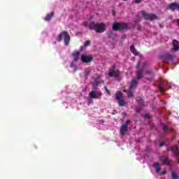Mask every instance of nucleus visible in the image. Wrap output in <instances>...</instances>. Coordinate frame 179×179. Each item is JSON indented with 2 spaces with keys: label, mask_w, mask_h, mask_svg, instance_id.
Masks as SVG:
<instances>
[{
  "label": "nucleus",
  "mask_w": 179,
  "mask_h": 179,
  "mask_svg": "<svg viewBox=\"0 0 179 179\" xmlns=\"http://www.w3.org/2000/svg\"><path fill=\"white\" fill-rule=\"evenodd\" d=\"M90 30H94L96 33H104L106 31V24L104 23H94V22H90L88 24Z\"/></svg>",
  "instance_id": "f257e3e1"
},
{
  "label": "nucleus",
  "mask_w": 179,
  "mask_h": 179,
  "mask_svg": "<svg viewBox=\"0 0 179 179\" xmlns=\"http://www.w3.org/2000/svg\"><path fill=\"white\" fill-rule=\"evenodd\" d=\"M62 37H64V45L68 46L69 45V42L71 41V36H69V33L66 31H63L61 32L57 37V41L59 43H61L62 41Z\"/></svg>",
  "instance_id": "f03ea898"
},
{
  "label": "nucleus",
  "mask_w": 179,
  "mask_h": 179,
  "mask_svg": "<svg viewBox=\"0 0 179 179\" xmlns=\"http://www.w3.org/2000/svg\"><path fill=\"white\" fill-rule=\"evenodd\" d=\"M113 30L115 31H122V30H127L128 29V24L125 22H117V21H115L113 22Z\"/></svg>",
  "instance_id": "7ed1b4c3"
},
{
  "label": "nucleus",
  "mask_w": 179,
  "mask_h": 179,
  "mask_svg": "<svg viewBox=\"0 0 179 179\" xmlns=\"http://www.w3.org/2000/svg\"><path fill=\"white\" fill-rule=\"evenodd\" d=\"M142 16L145 20L150 21V22H153V20H156L158 19L157 15L153 13H148L145 11H141Z\"/></svg>",
  "instance_id": "20e7f679"
},
{
  "label": "nucleus",
  "mask_w": 179,
  "mask_h": 179,
  "mask_svg": "<svg viewBox=\"0 0 179 179\" xmlns=\"http://www.w3.org/2000/svg\"><path fill=\"white\" fill-rule=\"evenodd\" d=\"M116 100L118 101V104L120 107H124L125 106V101H124V96L122 92L117 91L115 94Z\"/></svg>",
  "instance_id": "39448f33"
},
{
  "label": "nucleus",
  "mask_w": 179,
  "mask_h": 179,
  "mask_svg": "<svg viewBox=\"0 0 179 179\" xmlns=\"http://www.w3.org/2000/svg\"><path fill=\"white\" fill-rule=\"evenodd\" d=\"M108 75L109 78H120V71H115V65L111 66Z\"/></svg>",
  "instance_id": "423d86ee"
},
{
  "label": "nucleus",
  "mask_w": 179,
  "mask_h": 179,
  "mask_svg": "<svg viewBox=\"0 0 179 179\" xmlns=\"http://www.w3.org/2000/svg\"><path fill=\"white\" fill-rule=\"evenodd\" d=\"M168 152H173V157L176 159L177 163H179V149L178 147L176 146L174 147H169L167 148Z\"/></svg>",
  "instance_id": "0eeeda50"
},
{
  "label": "nucleus",
  "mask_w": 179,
  "mask_h": 179,
  "mask_svg": "<svg viewBox=\"0 0 179 179\" xmlns=\"http://www.w3.org/2000/svg\"><path fill=\"white\" fill-rule=\"evenodd\" d=\"M174 55L167 52V53H164L160 55V59L163 62H166V61H174Z\"/></svg>",
  "instance_id": "6e6552de"
},
{
  "label": "nucleus",
  "mask_w": 179,
  "mask_h": 179,
  "mask_svg": "<svg viewBox=\"0 0 179 179\" xmlns=\"http://www.w3.org/2000/svg\"><path fill=\"white\" fill-rule=\"evenodd\" d=\"M131 124V120H127L124 124L121 126L120 134L121 136H125V132H128V125Z\"/></svg>",
  "instance_id": "1a4fd4ad"
},
{
  "label": "nucleus",
  "mask_w": 179,
  "mask_h": 179,
  "mask_svg": "<svg viewBox=\"0 0 179 179\" xmlns=\"http://www.w3.org/2000/svg\"><path fill=\"white\" fill-rule=\"evenodd\" d=\"M92 61H93L92 55H89V56L85 55H81V62H83V64H90Z\"/></svg>",
  "instance_id": "9d476101"
},
{
  "label": "nucleus",
  "mask_w": 179,
  "mask_h": 179,
  "mask_svg": "<svg viewBox=\"0 0 179 179\" xmlns=\"http://www.w3.org/2000/svg\"><path fill=\"white\" fill-rule=\"evenodd\" d=\"M101 96H103V93L99 92V94L96 93V91L92 90L89 93V97L90 99H101Z\"/></svg>",
  "instance_id": "9b49d317"
},
{
  "label": "nucleus",
  "mask_w": 179,
  "mask_h": 179,
  "mask_svg": "<svg viewBox=\"0 0 179 179\" xmlns=\"http://www.w3.org/2000/svg\"><path fill=\"white\" fill-rule=\"evenodd\" d=\"M176 9L179 11V3H171L166 8V10H171V12H174Z\"/></svg>",
  "instance_id": "f8f14e48"
},
{
  "label": "nucleus",
  "mask_w": 179,
  "mask_h": 179,
  "mask_svg": "<svg viewBox=\"0 0 179 179\" xmlns=\"http://www.w3.org/2000/svg\"><path fill=\"white\" fill-rule=\"evenodd\" d=\"M159 160L162 164H165L166 166H171V161L168 157L162 156L159 157Z\"/></svg>",
  "instance_id": "ddd939ff"
},
{
  "label": "nucleus",
  "mask_w": 179,
  "mask_h": 179,
  "mask_svg": "<svg viewBox=\"0 0 179 179\" xmlns=\"http://www.w3.org/2000/svg\"><path fill=\"white\" fill-rule=\"evenodd\" d=\"M143 69H145V64L143 66L142 69L138 70L136 71V80H141L142 79V75L143 73Z\"/></svg>",
  "instance_id": "4468645a"
},
{
  "label": "nucleus",
  "mask_w": 179,
  "mask_h": 179,
  "mask_svg": "<svg viewBox=\"0 0 179 179\" xmlns=\"http://www.w3.org/2000/svg\"><path fill=\"white\" fill-rule=\"evenodd\" d=\"M158 89L160 93H162V94L163 93L166 92L167 91V90L166 89V83H160L159 85L158 86Z\"/></svg>",
  "instance_id": "2eb2a0df"
},
{
  "label": "nucleus",
  "mask_w": 179,
  "mask_h": 179,
  "mask_svg": "<svg viewBox=\"0 0 179 179\" xmlns=\"http://www.w3.org/2000/svg\"><path fill=\"white\" fill-rule=\"evenodd\" d=\"M73 57H74L73 62H78L79 61V55H80V52L76 51L72 53Z\"/></svg>",
  "instance_id": "dca6fc26"
},
{
  "label": "nucleus",
  "mask_w": 179,
  "mask_h": 179,
  "mask_svg": "<svg viewBox=\"0 0 179 179\" xmlns=\"http://www.w3.org/2000/svg\"><path fill=\"white\" fill-rule=\"evenodd\" d=\"M54 12H52L50 13H48L45 16V17L44 18V20L45 22H50L51 20V19H52V17H54Z\"/></svg>",
  "instance_id": "f3484780"
},
{
  "label": "nucleus",
  "mask_w": 179,
  "mask_h": 179,
  "mask_svg": "<svg viewBox=\"0 0 179 179\" xmlns=\"http://www.w3.org/2000/svg\"><path fill=\"white\" fill-rule=\"evenodd\" d=\"M162 165H160V164H159V162H156L152 165V167H154V169H155V171L156 173H160V170Z\"/></svg>",
  "instance_id": "a211bd4d"
},
{
  "label": "nucleus",
  "mask_w": 179,
  "mask_h": 179,
  "mask_svg": "<svg viewBox=\"0 0 179 179\" xmlns=\"http://www.w3.org/2000/svg\"><path fill=\"white\" fill-rule=\"evenodd\" d=\"M136 86H138V80H136V79L132 80L129 87L130 90H132V89H135Z\"/></svg>",
  "instance_id": "6ab92c4d"
},
{
  "label": "nucleus",
  "mask_w": 179,
  "mask_h": 179,
  "mask_svg": "<svg viewBox=\"0 0 179 179\" xmlns=\"http://www.w3.org/2000/svg\"><path fill=\"white\" fill-rule=\"evenodd\" d=\"M173 50L174 51H178L179 50V42L177 40H174L173 41Z\"/></svg>",
  "instance_id": "aec40b11"
},
{
  "label": "nucleus",
  "mask_w": 179,
  "mask_h": 179,
  "mask_svg": "<svg viewBox=\"0 0 179 179\" xmlns=\"http://www.w3.org/2000/svg\"><path fill=\"white\" fill-rule=\"evenodd\" d=\"M130 50L134 55H138V51H136V49L135 48V46L134 45H131L130 47Z\"/></svg>",
  "instance_id": "412c9836"
},
{
  "label": "nucleus",
  "mask_w": 179,
  "mask_h": 179,
  "mask_svg": "<svg viewBox=\"0 0 179 179\" xmlns=\"http://www.w3.org/2000/svg\"><path fill=\"white\" fill-rule=\"evenodd\" d=\"M127 94H128L127 96H128L129 98L134 97V93L132 92V90H131L129 88V90L127 91Z\"/></svg>",
  "instance_id": "4be33fe9"
},
{
  "label": "nucleus",
  "mask_w": 179,
  "mask_h": 179,
  "mask_svg": "<svg viewBox=\"0 0 179 179\" xmlns=\"http://www.w3.org/2000/svg\"><path fill=\"white\" fill-rule=\"evenodd\" d=\"M136 100L141 106H145V103H143V99L142 98H138Z\"/></svg>",
  "instance_id": "5701e85b"
},
{
  "label": "nucleus",
  "mask_w": 179,
  "mask_h": 179,
  "mask_svg": "<svg viewBox=\"0 0 179 179\" xmlns=\"http://www.w3.org/2000/svg\"><path fill=\"white\" fill-rule=\"evenodd\" d=\"M179 176L176 173V172L173 171L172 172V179H178Z\"/></svg>",
  "instance_id": "b1692460"
},
{
  "label": "nucleus",
  "mask_w": 179,
  "mask_h": 179,
  "mask_svg": "<svg viewBox=\"0 0 179 179\" xmlns=\"http://www.w3.org/2000/svg\"><path fill=\"white\" fill-rule=\"evenodd\" d=\"M162 129L164 134H166L169 131V127L166 124H163Z\"/></svg>",
  "instance_id": "393cba45"
},
{
  "label": "nucleus",
  "mask_w": 179,
  "mask_h": 179,
  "mask_svg": "<svg viewBox=\"0 0 179 179\" xmlns=\"http://www.w3.org/2000/svg\"><path fill=\"white\" fill-rule=\"evenodd\" d=\"M70 66L71 68H73V72H76V71H78V66L71 64Z\"/></svg>",
  "instance_id": "a878e982"
},
{
  "label": "nucleus",
  "mask_w": 179,
  "mask_h": 179,
  "mask_svg": "<svg viewBox=\"0 0 179 179\" xmlns=\"http://www.w3.org/2000/svg\"><path fill=\"white\" fill-rule=\"evenodd\" d=\"M84 45L85 47H89V45H90V41H86L85 43H84Z\"/></svg>",
  "instance_id": "bb28decb"
},
{
  "label": "nucleus",
  "mask_w": 179,
  "mask_h": 179,
  "mask_svg": "<svg viewBox=\"0 0 179 179\" xmlns=\"http://www.w3.org/2000/svg\"><path fill=\"white\" fill-rule=\"evenodd\" d=\"M166 174H167V171H164L162 172L159 171V176H166Z\"/></svg>",
  "instance_id": "cd10ccee"
},
{
  "label": "nucleus",
  "mask_w": 179,
  "mask_h": 179,
  "mask_svg": "<svg viewBox=\"0 0 179 179\" xmlns=\"http://www.w3.org/2000/svg\"><path fill=\"white\" fill-rule=\"evenodd\" d=\"M86 48V46L85 45H83V46H81L80 47V50L82 52V51H85V49Z\"/></svg>",
  "instance_id": "c85d7f7f"
},
{
  "label": "nucleus",
  "mask_w": 179,
  "mask_h": 179,
  "mask_svg": "<svg viewBox=\"0 0 179 179\" xmlns=\"http://www.w3.org/2000/svg\"><path fill=\"white\" fill-rule=\"evenodd\" d=\"M152 71L150 70L145 72V75H152Z\"/></svg>",
  "instance_id": "c756f323"
},
{
  "label": "nucleus",
  "mask_w": 179,
  "mask_h": 179,
  "mask_svg": "<svg viewBox=\"0 0 179 179\" xmlns=\"http://www.w3.org/2000/svg\"><path fill=\"white\" fill-rule=\"evenodd\" d=\"M104 89L106 92H107L108 94H111V92H110V91H108V89H107V87H104Z\"/></svg>",
  "instance_id": "7c9ffc66"
},
{
  "label": "nucleus",
  "mask_w": 179,
  "mask_h": 179,
  "mask_svg": "<svg viewBox=\"0 0 179 179\" xmlns=\"http://www.w3.org/2000/svg\"><path fill=\"white\" fill-rule=\"evenodd\" d=\"M93 86H96V87H97V86H99V83H97V81H94Z\"/></svg>",
  "instance_id": "2f4dec72"
},
{
  "label": "nucleus",
  "mask_w": 179,
  "mask_h": 179,
  "mask_svg": "<svg viewBox=\"0 0 179 179\" xmlns=\"http://www.w3.org/2000/svg\"><path fill=\"white\" fill-rule=\"evenodd\" d=\"M144 118H145V120H149V118H150V116L149 115H145Z\"/></svg>",
  "instance_id": "473e14b6"
},
{
  "label": "nucleus",
  "mask_w": 179,
  "mask_h": 179,
  "mask_svg": "<svg viewBox=\"0 0 179 179\" xmlns=\"http://www.w3.org/2000/svg\"><path fill=\"white\" fill-rule=\"evenodd\" d=\"M139 66H141V62H138L136 65V69H139Z\"/></svg>",
  "instance_id": "72a5a7b5"
},
{
  "label": "nucleus",
  "mask_w": 179,
  "mask_h": 179,
  "mask_svg": "<svg viewBox=\"0 0 179 179\" xmlns=\"http://www.w3.org/2000/svg\"><path fill=\"white\" fill-rule=\"evenodd\" d=\"M162 146H164V143L163 142L159 143V147L162 148Z\"/></svg>",
  "instance_id": "f704fd0d"
},
{
  "label": "nucleus",
  "mask_w": 179,
  "mask_h": 179,
  "mask_svg": "<svg viewBox=\"0 0 179 179\" xmlns=\"http://www.w3.org/2000/svg\"><path fill=\"white\" fill-rule=\"evenodd\" d=\"M141 0H135V3H141Z\"/></svg>",
  "instance_id": "c9c22d12"
},
{
  "label": "nucleus",
  "mask_w": 179,
  "mask_h": 179,
  "mask_svg": "<svg viewBox=\"0 0 179 179\" xmlns=\"http://www.w3.org/2000/svg\"><path fill=\"white\" fill-rule=\"evenodd\" d=\"M108 37H111L113 36V31H110L108 34Z\"/></svg>",
  "instance_id": "e433bc0d"
},
{
  "label": "nucleus",
  "mask_w": 179,
  "mask_h": 179,
  "mask_svg": "<svg viewBox=\"0 0 179 179\" xmlns=\"http://www.w3.org/2000/svg\"><path fill=\"white\" fill-rule=\"evenodd\" d=\"M136 113H141V108L136 109Z\"/></svg>",
  "instance_id": "4c0bfd02"
},
{
  "label": "nucleus",
  "mask_w": 179,
  "mask_h": 179,
  "mask_svg": "<svg viewBox=\"0 0 179 179\" xmlns=\"http://www.w3.org/2000/svg\"><path fill=\"white\" fill-rule=\"evenodd\" d=\"M122 38H123V40H124V38H127V36L122 35Z\"/></svg>",
  "instance_id": "58836bf2"
},
{
  "label": "nucleus",
  "mask_w": 179,
  "mask_h": 179,
  "mask_svg": "<svg viewBox=\"0 0 179 179\" xmlns=\"http://www.w3.org/2000/svg\"><path fill=\"white\" fill-rule=\"evenodd\" d=\"M90 72L89 71H85V76H88Z\"/></svg>",
  "instance_id": "ea45409f"
},
{
  "label": "nucleus",
  "mask_w": 179,
  "mask_h": 179,
  "mask_svg": "<svg viewBox=\"0 0 179 179\" xmlns=\"http://www.w3.org/2000/svg\"><path fill=\"white\" fill-rule=\"evenodd\" d=\"M122 115H125V113H122Z\"/></svg>",
  "instance_id": "a19ab883"
},
{
  "label": "nucleus",
  "mask_w": 179,
  "mask_h": 179,
  "mask_svg": "<svg viewBox=\"0 0 179 179\" xmlns=\"http://www.w3.org/2000/svg\"><path fill=\"white\" fill-rule=\"evenodd\" d=\"M178 24H179V19H178Z\"/></svg>",
  "instance_id": "79ce46f5"
},
{
  "label": "nucleus",
  "mask_w": 179,
  "mask_h": 179,
  "mask_svg": "<svg viewBox=\"0 0 179 179\" xmlns=\"http://www.w3.org/2000/svg\"><path fill=\"white\" fill-rule=\"evenodd\" d=\"M166 85H167V86H169V83H167Z\"/></svg>",
  "instance_id": "37998d69"
},
{
  "label": "nucleus",
  "mask_w": 179,
  "mask_h": 179,
  "mask_svg": "<svg viewBox=\"0 0 179 179\" xmlns=\"http://www.w3.org/2000/svg\"><path fill=\"white\" fill-rule=\"evenodd\" d=\"M93 89H94V90H96V89H97V88L95 87V88H93Z\"/></svg>",
  "instance_id": "c03bdc74"
},
{
  "label": "nucleus",
  "mask_w": 179,
  "mask_h": 179,
  "mask_svg": "<svg viewBox=\"0 0 179 179\" xmlns=\"http://www.w3.org/2000/svg\"><path fill=\"white\" fill-rule=\"evenodd\" d=\"M136 23H137V21H135Z\"/></svg>",
  "instance_id": "a18cd8bd"
},
{
  "label": "nucleus",
  "mask_w": 179,
  "mask_h": 179,
  "mask_svg": "<svg viewBox=\"0 0 179 179\" xmlns=\"http://www.w3.org/2000/svg\"><path fill=\"white\" fill-rule=\"evenodd\" d=\"M123 1H127V0H123Z\"/></svg>",
  "instance_id": "49530a36"
}]
</instances>
